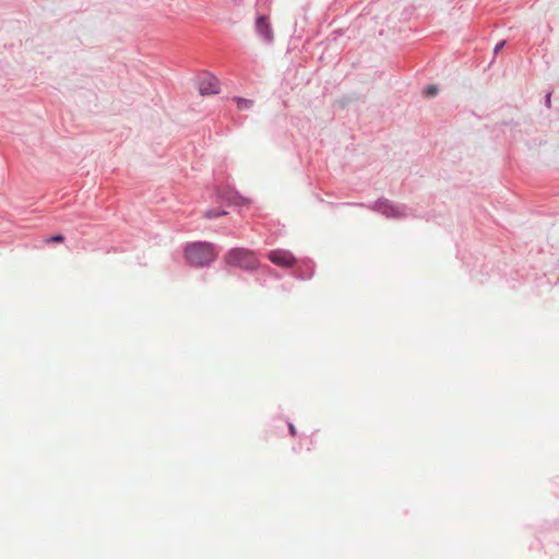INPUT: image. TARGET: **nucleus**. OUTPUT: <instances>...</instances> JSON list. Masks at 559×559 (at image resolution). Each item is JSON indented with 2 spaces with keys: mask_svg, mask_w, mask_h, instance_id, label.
<instances>
[{
  "mask_svg": "<svg viewBox=\"0 0 559 559\" xmlns=\"http://www.w3.org/2000/svg\"><path fill=\"white\" fill-rule=\"evenodd\" d=\"M550 103V94L547 95V104L549 105Z\"/></svg>",
  "mask_w": 559,
  "mask_h": 559,
  "instance_id": "13",
  "label": "nucleus"
},
{
  "mask_svg": "<svg viewBox=\"0 0 559 559\" xmlns=\"http://www.w3.org/2000/svg\"><path fill=\"white\" fill-rule=\"evenodd\" d=\"M185 255L191 265L205 266L216 259L217 252L213 243L193 242L187 246Z\"/></svg>",
  "mask_w": 559,
  "mask_h": 559,
  "instance_id": "1",
  "label": "nucleus"
},
{
  "mask_svg": "<svg viewBox=\"0 0 559 559\" xmlns=\"http://www.w3.org/2000/svg\"><path fill=\"white\" fill-rule=\"evenodd\" d=\"M377 210L386 217H400L402 215L401 211L388 201H379L377 203Z\"/></svg>",
  "mask_w": 559,
  "mask_h": 559,
  "instance_id": "6",
  "label": "nucleus"
},
{
  "mask_svg": "<svg viewBox=\"0 0 559 559\" xmlns=\"http://www.w3.org/2000/svg\"><path fill=\"white\" fill-rule=\"evenodd\" d=\"M437 93H438V87L436 85H430L426 88L425 96L432 97V96L437 95Z\"/></svg>",
  "mask_w": 559,
  "mask_h": 559,
  "instance_id": "9",
  "label": "nucleus"
},
{
  "mask_svg": "<svg viewBox=\"0 0 559 559\" xmlns=\"http://www.w3.org/2000/svg\"><path fill=\"white\" fill-rule=\"evenodd\" d=\"M223 215H226L225 211L209 210L204 213V217L209 219L217 218Z\"/></svg>",
  "mask_w": 559,
  "mask_h": 559,
  "instance_id": "8",
  "label": "nucleus"
},
{
  "mask_svg": "<svg viewBox=\"0 0 559 559\" xmlns=\"http://www.w3.org/2000/svg\"><path fill=\"white\" fill-rule=\"evenodd\" d=\"M236 103H237V108L239 110H247V109H250L253 105V102L250 100V99H246V98H241V97H238L235 99Z\"/></svg>",
  "mask_w": 559,
  "mask_h": 559,
  "instance_id": "7",
  "label": "nucleus"
},
{
  "mask_svg": "<svg viewBox=\"0 0 559 559\" xmlns=\"http://www.w3.org/2000/svg\"><path fill=\"white\" fill-rule=\"evenodd\" d=\"M503 46V43H500L496 46L495 50L498 51L499 49H501V47Z\"/></svg>",
  "mask_w": 559,
  "mask_h": 559,
  "instance_id": "12",
  "label": "nucleus"
},
{
  "mask_svg": "<svg viewBox=\"0 0 559 559\" xmlns=\"http://www.w3.org/2000/svg\"><path fill=\"white\" fill-rule=\"evenodd\" d=\"M63 240H64V237L62 235H56V236L48 238L46 241L47 242H50V241L62 242Z\"/></svg>",
  "mask_w": 559,
  "mask_h": 559,
  "instance_id": "10",
  "label": "nucleus"
},
{
  "mask_svg": "<svg viewBox=\"0 0 559 559\" xmlns=\"http://www.w3.org/2000/svg\"><path fill=\"white\" fill-rule=\"evenodd\" d=\"M201 95H214L219 93V81L212 74H204L199 81Z\"/></svg>",
  "mask_w": 559,
  "mask_h": 559,
  "instance_id": "4",
  "label": "nucleus"
},
{
  "mask_svg": "<svg viewBox=\"0 0 559 559\" xmlns=\"http://www.w3.org/2000/svg\"><path fill=\"white\" fill-rule=\"evenodd\" d=\"M267 258L272 263L282 267H290L295 263L294 255L287 250H272L269 252Z\"/></svg>",
  "mask_w": 559,
  "mask_h": 559,
  "instance_id": "3",
  "label": "nucleus"
},
{
  "mask_svg": "<svg viewBox=\"0 0 559 559\" xmlns=\"http://www.w3.org/2000/svg\"><path fill=\"white\" fill-rule=\"evenodd\" d=\"M225 262L230 266L243 270H254L259 266V261L254 253L243 248H235L228 251L225 255Z\"/></svg>",
  "mask_w": 559,
  "mask_h": 559,
  "instance_id": "2",
  "label": "nucleus"
},
{
  "mask_svg": "<svg viewBox=\"0 0 559 559\" xmlns=\"http://www.w3.org/2000/svg\"><path fill=\"white\" fill-rule=\"evenodd\" d=\"M255 32L265 41L271 43L274 38L271 23L266 16H259L255 20Z\"/></svg>",
  "mask_w": 559,
  "mask_h": 559,
  "instance_id": "5",
  "label": "nucleus"
},
{
  "mask_svg": "<svg viewBox=\"0 0 559 559\" xmlns=\"http://www.w3.org/2000/svg\"><path fill=\"white\" fill-rule=\"evenodd\" d=\"M288 428H289V432L292 433V436H296V428H295V426L293 424H289Z\"/></svg>",
  "mask_w": 559,
  "mask_h": 559,
  "instance_id": "11",
  "label": "nucleus"
}]
</instances>
